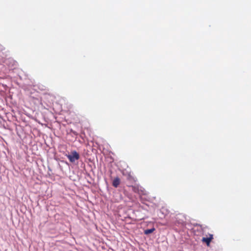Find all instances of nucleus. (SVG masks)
I'll return each mask as SVG.
<instances>
[{
	"mask_svg": "<svg viewBox=\"0 0 251 251\" xmlns=\"http://www.w3.org/2000/svg\"><path fill=\"white\" fill-rule=\"evenodd\" d=\"M155 230L154 228L145 230L144 233L146 235L152 233Z\"/></svg>",
	"mask_w": 251,
	"mask_h": 251,
	"instance_id": "4",
	"label": "nucleus"
},
{
	"mask_svg": "<svg viewBox=\"0 0 251 251\" xmlns=\"http://www.w3.org/2000/svg\"><path fill=\"white\" fill-rule=\"evenodd\" d=\"M213 239V235L211 234H208V237H203L201 239V241L203 243H205L207 245V246H209L210 245V242Z\"/></svg>",
	"mask_w": 251,
	"mask_h": 251,
	"instance_id": "2",
	"label": "nucleus"
},
{
	"mask_svg": "<svg viewBox=\"0 0 251 251\" xmlns=\"http://www.w3.org/2000/svg\"><path fill=\"white\" fill-rule=\"evenodd\" d=\"M120 183V179L118 177H117L113 179L112 182V185L114 187L117 188L119 185Z\"/></svg>",
	"mask_w": 251,
	"mask_h": 251,
	"instance_id": "3",
	"label": "nucleus"
},
{
	"mask_svg": "<svg viewBox=\"0 0 251 251\" xmlns=\"http://www.w3.org/2000/svg\"><path fill=\"white\" fill-rule=\"evenodd\" d=\"M66 156L72 163H74L76 160H78L80 157L79 153L75 151H71L70 154H66Z\"/></svg>",
	"mask_w": 251,
	"mask_h": 251,
	"instance_id": "1",
	"label": "nucleus"
}]
</instances>
